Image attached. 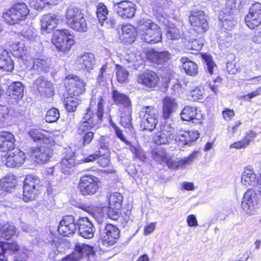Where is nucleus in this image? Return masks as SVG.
I'll return each instance as SVG.
<instances>
[{
  "instance_id": "1",
  "label": "nucleus",
  "mask_w": 261,
  "mask_h": 261,
  "mask_svg": "<svg viewBox=\"0 0 261 261\" xmlns=\"http://www.w3.org/2000/svg\"><path fill=\"white\" fill-rule=\"evenodd\" d=\"M137 32L140 39L147 43L155 44L162 40L160 26L150 19H139L137 22Z\"/></svg>"
},
{
  "instance_id": "2",
  "label": "nucleus",
  "mask_w": 261,
  "mask_h": 261,
  "mask_svg": "<svg viewBox=\"0 0 261 261\" xmlns=\"http://www.w3.org/2000/svg\"><path fill=\"white\" fill-rule=\"evenodd\" d=\"M98 103L96 109L92 108L93 101L91 100L89 107L84 114L82 122L79 128V133H84L89 129L97 126L102 122L103 115V99L101 96L97 97Z\"/></svg>"
},
{
  "instance_id": "3",
  "label": "nucleus",
  "mask_w": 261,
  "mask_h": 261,
  "mask_svg": "<svg viewBox=\"0 0 261 261\" xmlns=\"http://www.w3.org/2000/svg\"><path fill=\"white\" fill-rule=\"evenodd\" d=\"M139 117L142 129L151 132L155 129L158 123V112L154 107H143L139 113Z\"/></svg>"
},
{
  "instance_id": "4",
  "label": "nucleus",
  "mask_w": 261,
  "mask_h": 261,
  "mask_svg": "<svg viewBox=\"0 0 261 261\" xmlns=\"http://www.w3.org/2000/svg\"><path fill=\"white\" fill-rule=\"evenodd\" d=\"M29 10L23 3L14 4L3 14V18L7 23L15 24L25 20L29 14Z\"/></svg>"
},
{
  "instance_id": "5",
  "label": "nucleus",
  "mask_w": 261,
  "mask_h": 261,
  "mask_svg": "<svg viewBox=\"0 0 261 261\" xmlns=\"http://www.w3.org/2000/svg\"><path fill=\"white\" fill-rule=\"evenodd\" d=\"M52 43L58 51L65 52L74 44L73 36L67 30H57L54 34Z\"/></svg>"
},
{
  "instance_id": "6",
  "label": "nucleus",
  "mask_w": 261,
  "mask_h": 261,
  "mask_svg": "<svg viewBox=\"0 0 261 261\" xmlns=\"http://www.w3.org/2000/svg\"><path fill=\"white\" fill-rule=\"evenodd\" d=\"M100 186L98 178L92 175H85L81 177L79 184L80 192L83 196H91L98 191Z\"/></svg>"
},
{
  "instance_id": "7",
  "label": "nucleus",
  "mask_w": 261,
  "mask_h": 261,
  "mask_svg": "<svg viewBox=\"0 0 261 261\" xmlns=\"http://www.w3.org/2000/svg\"><path fill=\"white\" fill-rule=\"evenodd\" d=\"M40 181L38 177L28 175L24 182L22 199L27 202L35 199L40 188Z\"/></svg>"
},
{
  "instance_id": "8",
  "label": "nucleus",
  "mask_w": 261,
  "mask_h": 261,
  "mask_svg": "<svg viewBox=\"0 0 261 261\" xmlns=\"http://www.w3.org/2000/svg\"><path fill=\"white\" fill-rule=\"evenodd\" d=\"M84 254L86 255L84 257L87 261H94L95 254L93 253L92 248L89 245L78 243L75 246L74 251L65 257L64 260L78 261Z\"/></svg>"
},
{
  "instance_id": "9",
  "label": "nucleus",
  "mask_w": 261,
  "mask_h": 261,
  "mask_svg": "<svg viewBox=\"0 0 261 261\" xmlns=\"http://www.w3.org/2000/svg\"><path fill=\"white\" fill-rule=\"evenodd\" d=\"M258 201L259 198L255 190L249 189L244 195L242 202V208L246 213L253 215L258 207Z\"/></svg>"
},
{
  "instance_id": "10",
  "label": "nucleus",
  "mask_w": 261,
  "mask_h": 261,
  "mask_svg": "<svg viewBox=\"0 0 261 261\" xmlns=\"http://www.w3.org/2000/svg\"><path fill=\"white\" fill-rule=\"evenodd\" d=\"M245 23L250 29H254L261 24V4L255 3L249 9L246 16Z\"/></svg>"
},
{
  "instance_id": "11",
  "label": "nucleus",
  "mask_w": 261,
  "mask_h": 261,
  "mask_svg": "<svg viewBox=\"0 0 261 261\" xmlns=\"http://www.w3.org/2000/svg\"><path fill=\"white\" fill-rule=\"evenodd\" d=\"M120 231L115 226L111 224L106 225L101 233V239L103 245L112 246L115 244L119 237Z\"/></svg>"
},
{
  "instance_id": "12",
  "label": "nucleus",
  "mask_w": 261,
  "mask_h": 261,
  "mask_svg": "<svg viewBox=\"0 0 261 261\" xmlns=\"http://www.w3.org/2000/svg\"><path fill=\"white\" fill-rule=\"evenodd\" d=\"M32 158L37 164H43L47 162L53 154L52 150L48 147L41 146L30 149Z\"/></svg>"
},
{
  "instance_id": "13",
  "label": "nucleus",
  "mask_w": 261,
  "mask_h": 261,
  "mask_svg": "<svg viewBox=\"0 0 261 261\" xmlns=\"http://www.w3.org/2000/svg\"><path fill=\"white\" fill-rule=\"evenodd\" d=\"M77 224L73 216H65L60 221L58 226V231L62 235L69 236L76 231Z\"/></svg>"
},
{
  "instance_id": "14",
  "label": "nucleus",
  "mask_w": 261,
  "mask_h": 261,
  "mask_svg": "<svg viewBox=\"0 0 261 261\" xmlns=\"http://www.w3.org/2000/svg\"><path fill=\"white\" fill-rule=\"evenodd\" d=\"M199 138L198 131L179 130L174 136V140L177 144L183 147L195 141Z\"/></svg>"
},
{
  "instance_id": "15",
  "label": "nucleus",
  "mask_w": 261,
  "mask_h": 261,
  "mask_svg": "<svg viewBox=\"0 0 261 261\" xmlns=\"http://www.w3.org/2000/svg\"><path fill=\"white\" fill-rule=\"evenodd\" d=\"M59 19L57 15L49 13L44 15L40 19L41 31L42 34L49 33L57 27Z\"/></svg>"
},
{
  "instance_id": "16",
  "label": "nucleus",
  "mask_w": 261,
  "mask_h": 261,
  "mask_svg": "<svg viewBox=\"0 0 261 261\" xmlns=\"http://www.w3.org/2000/svg\"><path fill=\"white\" fill-rule=\"evenodd\" d=\"M25 159V154L18 148H14L7 153L6 165L13 168L21 166Z\"/></svg>"
},
{
  "instance_id": "17",
  "label": "nucleus",
  "mask_w": 261,
  "mask_h": 261,
  "mask_svg": "<svg viewBox=\"0 0 261 261\" xmlns=\"http://www.w3.org/2000/svg\"><path fill=\"white\" fill-rule=\"evenodd\" d=\"M189 21L197 32H204L207 30L208 24L202 11L193 12L189 16Z\"/></svg>"
},
{
  "instance_id": "18",
  "label": "nucleus",
  "mask_w": 261,
  "mask_h": 261,
  "mask_svg": "<svg viewBox=\"0 0 261 261\" xmlns=\"http://www.w3.org/2000/svg\"><path fill=\"white\" fill-rule=\"evenodd\" d=\"M115 7L118 15L123 19L132 18L136 12L134 5L128 1L118 3Z\"/></svg>"
},
{
  "instance_id": "19",
  "label": "nucleus",
  "mask_w": 261,
  "mask_h": 261,
  "mask_svg": "<svg viewBox=\"0 0 261 261\" xmlns=\"http://www.w3.org/2000/svg\"><path fill=\"white\" fill-rule=\"evenodd\" d=\"M68 80L67 90L70 95L77 96L85 92L86 83L83 80L77 76H72Z\"/></svg>"
},
{
  "instance_id": "20",
  "label": "nucleus",
  "mask_w": 261,
  "mask_h": 261,
  "mask_svg": "<svg viewBox=\"0 0 261 261\" xmlns=\"http://www.w3.org/2000/svg\"><path fill=\"white\" fill-rule=\"evenodd\" d=\"M112 99L114 103L118 106L119 112L132 108L130 99L128 95L124 93L114 90L112 92Z\"/></svg>"
},
{
  "instance_id": "21",
  "label": "nucleus",
  "mask_w": 261,
  "mask_h": 261,
  "mask_svg": "<svg viewBox=\"0 0 261 261\" xmlns=\"http://www.w3.org/2000/svg\"><path fill=\"white\" fill-rule=\"evenodd\" d=\"M95 62L94 55L87 53L77 57L75 65L79 70L89 71L93 68Z\"/></svg>"
},
{
  "instance_id": "22",
  "label": "nucleus",
  "mask_w": 261,
  "mask_h": 261,
  "mask_svg": "<svg viewBox=\"0 0 261 261\" xmlns=\"http://www.w3.org/2000/svg\"><path fill=\"white\" fill-rule=\"evenodd\" d=\"M79 231L80 236L85 239H91L94 236L95 228L89 218L83 217L78 221Z\"/></svg>"
},
{
  "instance_id": "23",
  "label": "nucleus",
  "mask_w": 261,
  "mask_h": 261,
  "mask_svg": "<svg viewBox=\"0 0 261 261\" xmlns=\"http://www.w3.org/2000/svg\"><path fill=\"white\" fill-rule=\"evenodd\" d=\"M159 79L156 74L151 70H147L139 74L137 77V81L147 87L152 88L155 86Z\"/></svg>"
},
{
  "instance_id": "24",
  "label": "nucleus",
  "mask_w": 261,
  "mask_h": 261,
  "mask_svg": "<svg viewBox=\"0 0 261 261\" xmlns=\"http://www.w3.org/2000/svg\"><path fill=\"white\" fill-rule=\"evenodd\" d=\"M42 96L50 97L53 95L54 89L52 83L44 77L38 78L34 83Z\"/></svg>"
},
{
  "instance_id": "25",
  "label": "nucleus",
  "mask_w": 261,
  "mask_h": 261,
  "mask_svg": "<svg viewBox=\"0 0 261 261\" xmlns=\"http://www.w3.org/2000/svg\"><path fill=\"white\" fill-rule=\"evenodd\" d=\"M177 103L175 99L170 97H165L163 101L162 115L164 119H169L176 110Z\"/></svg>"
},
{
  "instance_id": "26",
  "label": "nucleus",
  "mask_w": 261,
  "mask_h": 261,
  "mask_svg": "<svg viewBox=\"0 0 261 261\" xmlns=\"http://www.w3.org/2000/svg\"><path fill=\"white\" fill-rule=\"evenodd\" d=\"M15 141L12 134L6 132H0V150L2 151H9L15 148Z\"/></svg>"
},
{
  "instance_id": "27",
  "label": "nucleus",
  "mask_w": 261,
  "mask_h": 261,
  "mask_svg": "<svg viewBox=\"0 0 261 261\" xmlns=\"http://www.w3.org/2000/svg\"><path fill=\"white\" fill-rule=\"evenodd\" d=\"M181 118L184 121H200L202 118L201 113L198 112L196 108L189 106L185 107L180 113Z\"/></svg>"
},
{
  "instance_id": "28",
  "label": "nucleus",
  "mask_w": 261,
  "mask_h": 261,
  "mask_svg": "<svg viewBox=\"0 0 261 261\" xmlns=\"http://www.w3.org/2000/svg\"><path fill=\"white\" fill-rule=\"evenodd\" d=\"M147 58L151 62L157 64H163L167 62L170 58V54L168 51H157L154 50L149 51Z\"/></svg>"
},
{
  "instance_id": "29",
  "label": "nucleus",
  "mask_w": 261,
  "mask_h": 261,
  "mask_svg": "<svg viewBox=\"0 0 261 261\" xmlns=\"http://www.w3.org/2000/svg\"><path fill=\"white\" fill-rule=\"evenodd\" d=\"M29 135L35 141L42 140L46 144L54 142L55 135L51 133H43L39 130L32 129L29 132Z\"/></svg>"
},
{
  "instance_id": "30",
  "label": "nucleus",
  "mask_w": 261,
  "mask_h": 261,
  "mask_svg": "<svg viewBox=\"0 0 261 261\" xmlns=\"http://www.w3.org/2000/svg\"><path fill=\"white\" fill-rule=\"evenodd\" d=\"M256 176L253 170L250 167L246 168L241 176V182L246 186L256 187Z\"/></svg>"
},
{
  "instance_id": "31",
  "label": "nucleus",
  "mask_w": 261,
  "mask_h": 261,
  "mask_svg": "<svg viewBox=\"0 0 261 261\" xmlns=\"http://www.w3.org/2000/svg\"><path fill=\"white\" fill-rule=\"evenodd\" d=\"M0 68L7 71H11L14 68V63L9 53L0 48Z\"/></svg>"
},
{
  "instance_id": "32",
  "label": "nucleus",
  "mask_w": 261,
  "mask_h": 261,
  "mask_svg": "<svg viewBox=\"0 0 261 261\" xmlns=\"http://www.w3.org/2000/svg\"><path fill=\"white\" fill-rule=\"evenodd\" d=\"M132 108L127 110L118 112V116L120 118V124L125 128H128L130 133L133 130L132 123Z\"/></svg>"
},
{
  "instance_id": "33",
  "label": "nucleus",
  "mask_w": 261,
  "mask_h": 261,
  "mask_svg": "<svg viewBox=\"0 0 261 261\" xmlns=\"http://www.w3.org/2000/svg\"><path fill=\"white\" fill-rule=\"evenodd\" d=\"M180 62L182 66L187 74L190 76H195L197 74L198 70L197 64L186 57H182Z\"/></svg>"
},
{
  "instance_id": "34",
  "label": "nucleus",
  "mask_w": 261,
  "mask_h": 261,
  "mask_svg": "<svg viewBox=\"0 0 261 261\" xmlns=\"http://www.w3.org/2000/svg\"><path fill=\"white\" fill-rule=\"evenodd\" d=\"M49 63L44 59H37L33 62V65L31 69L33 74H39L41 72H46L48 70Z\"/></svg>"
},
{
  "instance_id": "35",
  "label": "nucleus",
  "mask_w": 261,
  "mask_h": 261,
  "mask_svg": "<svg viewBox=\"0 0 261 261\" xmlns=\"http://www.w3.org/2000/svg\"><path fill=\"white\" fill-rule=\"evenodd\" d=\"M152 158L156 162L160 164L167 163L169 168H174L172 161H169L167 159L166 152L164 149L161 148L154 149L152 152Z\"/></svg>"
},
{
  "instance_id": "36",
  "label": "nucleus",
  "mask_w": 261,
  "mask_h": 261,
  "mask_svg": "<svg viewBox=\"0 0 261 261\" xmlns=\"http://www.w3.org/2000/svg\"><path fill=\"white\" fill-rule=\"evenodd\" d=\"M17 184V179L13 175H8L0 181V188L7 192L11 191Z\"/></svg>"
},
{
  "instance_id": "37",
  "label": "nucleus",
  "mask_w": 261,
  "mask_h": 261,
  "mask_svg": "<svg viewBox=\"0 0 261 261\" xmlns=\"http://www.w3.org/2000/svg\"><path fill=\"white\" fill-rule=\"evenodd\" d=\"M68 26L72 30L79 32H85L88 29L87 23L83 14L73 22L69 24Z\"/></svg>"
},
{
  "instance_id": "38",
  "label": "nucleus",
  "mask_w": 261,
  "mask_h": 261,
  "mask_svg": "<svg viewBox=\"0 0 261 261\" xmlns=\"http://www.w3.org/2000/svg\"><path fill=\"white\" fill-rule=\"evenodd\" d=\"M82 14L80 9L72 6L68 7L65 14V20L66 24L68 25Z\"/></svg>"
},
{
  "instance_id": "39",
  "label": "nucleus",
  "mask_w": 261,
  "mask_h": 261,
  "mask_svg": "<svg viewBox=\"0 0 261 261\" xmlns=\"http://www.w3.org/2000/svg\"><path fill=\"white\" fill-rule=\"evenodd\" d=\"M15 233V227L13 224L6 223L0 225V237L9 240Z\"/></svg>"
},
{
  "instance_id": "40",
  "label": "nucleus",
  "mask_w": 261,
  "mask_h": 261,
  "mask_svg": "<svg viewBox=\"0 0 261 261\" xmlns=\"http://www.w3.org/2000/svg\"><path fill=\"white\" fill-rule=\"evenodd\" d=\"M121 36L123 39H129L126 41L131 42L134 40L135 37V28L131 24L128 23L123 24L121 28Z\"/></svg>"
},
{
  "instance_id": "41",
  "label": "nucleus",
  "mask_w": 261,
  "mask_h": 261,
  "mask_svg": "<svg viewBox=\"0 0 261 261\" xmlns=\"http://www.w3.org/2000/svg\"><path fill=\"white\" fill-rule=\"evenodd\" d=\"M74 159L70 157L69 158H64L59 165H57L59 167L62 173L68 175L69 174L72 168L74 166Z\"/></svg>"
},
{
  "instance_id": "42",
  "label": "nucleus",
  "mask_w": 261,
  "mask_h": 261,
  "mask_svg": "<svg viewBox=\"0 0 261 261\" xmlns=\"http://www.w3.org/2000/svg\"><path fill=\"white\" fill-rule=\"evenodd\" d=\"M23 87L19 82H16L11 84L8 89L10 96H15V99L22 97L23 96Z\"/></svg>"
},
{
  "instance_id": "43",
  "label": "nucleus",
  "mask_w": 261,
  "mask_h": 261,
  "mask_svg": "<svg viewBox=\"0 0 261 261\" xmlns=\"http://www.w3.org/2000/svg\"><path fill=\"white\" fill-rule=\"evenodd\" d=\"M10 50L14 56L21 57L26 54L27 48L23 42H16L10 45Z\"/></svg>"
},
{
  "instance_id": "44",
  "label": "nucleus",
  "mask_w": 261,
  "mask_h": 261,
  "mask_svg": "<svg viewBox=\"0 0 261 261\" xmlns=\"http://www.w3.org/2000/svg\"><path fill=\"white\" fill-rule=\"evenodd\" d=\"M182 35V31L177 29L174 24H169L167 26L166 37L167 38L174 40H178Z\"/></svg>"
},
{
  "instance_id": "45",
  "label": "nucleus",
  "mask_w": 261,
  "mask_h": 261,
  "mask_svg": "<svg viewBox=\"0 0 261 261\" xmlns=\"http://www.w3.org/2000/svg\"><path fill=\"white\" fill-rule=\"evenodd\" d=\"M123 198L122 195L117 192L112 193L109 198V206L120 210L122 207Z\"/></svg>"
},
{
  "instance_id": "46",
  "label": "nucleus",
  "mask_w": 261,
  "mask_h": 261,
  "mask_svg": "<svg viewBox=\"0 0 261 261\" xmlns=\"http://www.w3.org/2000/svg\"><path fill=\"white\" fill-rule=\"evenodd\" d=\"M96 14L100 23L103 25L105 21L108 19L109 14L107 8L103 4L99 3L97 5Z\"/></svg>"
},
{
  "instance_id": "47",
  "label": "nucleus",
  "mask_w": 261,
  "mask_h": 261,
  "mask_svg": "<svg viewBox=\"0 0 261 261\" xmlns=\"http://www.w3.org/2000/svg\"><path fill=\"white\" fill-rule=\"evenodd\" d=\"M199 152L198 151H194L192 153L190 154L188 157H185L181 159H180L178 162L176 163H174L175 165H172L174 166V168H177L180 167H184L187 165H191L194 160L197 158L199 154Z\"/></svg>"
},
{
  "instance_id": "48",
  "label": "nucleus",
  "mask_w": 261,
  "mask_h": 261,
  "mask_svg": "<svg viewBox=\"0 0 261 261\" xmlns=\"http://www.w3.org/2000/svg\"><path fill=\"white\" fill-rule=\"evenodd\" d=\"M202 58L205 62V68L210 75L215 73L217 70L216 64L213 61L212 57L209 55L204 54Z\"/></svg>"
},
{
  "instance_id": "49",
  "label": "nucleus",
  "mask_w": 261,
  "mask_h": 261,
  "mask_svg": "<svg viewBox=\"0 0 261 261\" xmlns=\"http://www.w3.org/2000/svg\"><path fill=\"white\" fill-rule=\"evenodd\" d=\"M71 95L70 97H67L64 100V106L66 109L69 112H72L76 110L77 106L80 104L79 100Z\"/></svg>"
},
{
  "instance_id": "50",
  "label": "nucleus",
  "mask_w": 261,
  "mask_h": 261,
  "mask_svg": "<svg viewBox=\"0 0 261 261\" xmlns=\"http://www.w3.org/2000/svg\"><path fill=\"white\" fill-rule=\"evenodd\" d=\"M128 149L134 154V158H137L140 160L143 161L145 159V155L144 151L138 145H133L130 142L128 144Z\"/></svg>"
},
{
  "instance_id": "51",
  "label": "nucleus",
  "mask_w": 261,
  "mask_h": 261,
  "mask_svg": "<svg viewBox=\"0 0 261 261\" xmlns=\"http://www.w3.org/2000/svg\"><path fill=\"white\" fill-rule=\"evenodd\" d=\"M204 94V88L201 87H196L192 90L189 93L191 100L197 101L203 99Z\"/></svg>"
},
{
  "instance_id": "52",
  "label": "nucleus",
  "mask_w": 261,
  "mask_h": 261,
  "mask_svg": "<svg viewBox=\"0 0 261 261\" xmlns=\"http://www.w3.org/2000/svg\"><path fill=\"white\" fill-rule=\"evenodd\" d=\"M172 139L168 134L160 132L154 136L153 141L155 144L161 145L169 143Z\"/></svg>"
},
{
  "instance_id": "53",
  "label": "nucleus",
  "mask_w": 261,
  "mask_h": 261,
  "mask_svg": "<svg viewBox=\"0 0 261 261\" xmlns=\"http://www.w3.org/2000/svg\"><path fill=\"white\" fill-rule=\"evenodd\" d=\"M60 117L59 110L55 108L49 109L46 112L45 120L48 123H53L57 121Z\"/></svg>"
},
{
  "instance_id": "54",
  "label": "nucleus",
  "mask_w": 261,
  "mask_h": 261,
  "mask_svg": "<svg viewBox=\"0 0 261 261\" xmlns=\"http://www.w3.org/2000/svg\"><path fill=\"white\" fill-rule=\"evenodd\" d=\"M153 11L154 13L159 17L162 14L163 9L165 8L166 1L165 0H154L153 1Z\"/></svg>"
},
{
  "instance_id": "55",
  "label": "nucleus",
  "mask_w": 261,
  "mask_h": 261,
  "mask_svg": "<svg viewBox=\"0 0 261 261\" xmlns=\"http://www.w3.org/2000/svg\"><path fill=\"white\" fill-rule=\"evenodd\" d=\"M117 79L119 83H124L126 82L128 72L127 70L121 66L117 65Z\"/></svg>"
},
{
  "instance_id": "56",
  "label": "nucleus",
  "mask_w": 261,
  "mask_h": 261,
  "mask_svg": "<svg viewBox=\"0 0 261 261\" xmlns=\"http://www.w3.org/2000/svg\"><path fill=\"white\" fill-rule=\"evenodd\" d=\"M203 45V43L201 40L193 39L188 42L186 46L188 49L199 50L202 48Z\"/></svg>"
},
{
  "instance_id": "57",
  "label": "nucleus",
  "mask_w": 261,
  "mask_h": 261,
  "mask_svg": "<svg viewBox=\"0 0 261 261\" xmlns=\"http://www.w3.org/2000/svg\"><path fill=\"white\" fill-rule=\"evenodd\" d=\"M168 73H169V75L168 76L165 75V77L166 78L167 82L169 84L171 85V86L172 87L174 90H178L181 87V85L179 83L178 80L176 79H172L173 75L171 71H169L168 72Z\"/></svg>"
},
{
  "instance_id": "58",
  "label": "nucleus",
  "mask_w": 261,
  "mask_h": 261,
  "mask_svg": "<svg viewBox=\"0 0 261 261\" xmlns=\"http://www.w3.org/2000/svg\"><path fill=\"white\" fill-rule=\"evenodd\" d=\"M98 163L102 167H107L110 163V155L109 153L100 154L98 158Z\"/></svg>"
},
{
  "instance_id": "59",
  "label": "nucleus",
  "mask_w": 261,
  "mask_h": 261,
  "mask_svg": "<svg viewBox=\"0 0 261 261\" xmlns=\"http://www.w3.org/2000/svg\"><path fill=\"white\" fill-rule=\"evenodd\" d=\"M249 144V140L248 138H244L243 140L235 142L230 145V148H234L236 149H241L245 148Z\"/></svg>"
},
{
  "instance_id": "60",
  "label": "nucleus",
  "mask_w": 261,
  "mask_h": 261,
  "mask_svg": "<svg viewBox=\"0 0 261 261\" xmlns=\"http://www.w3.org/2000/svg\"><path fill=\"white\" fill-rule=\"evenodd\" d=\"M160 132L168 134L169 137H171L172 138L174 137V136L173 135L174 133V128H172L171 125L168 123H165L161 126Z\"/></svg>"
},
{
  "instance_id": "61",
  "label": "nucleus",
  "mask_w": 261,
  "mask_h": 261,
  "mask_svg": "<svg viewBox=\"0 0 261 261\" xmlns=\"http://www.w3.org/2000/svg\"><path fill=\"white\" fill-rule=\"evenodd\" d=\"M120 214V210H117L114 207L109 206L108 210V215L110 219L114 220L118 219Z\"/></svg>"
},
{
  "instance_id": "62",
  "label": "nucleus",
  "mask_w": 261,
  "mask_h": 261,
  "mask_svg": "<svg viewBox=\"0 0 261 261\" xmlns=\"http://www.w3.org/2000/svg\"><path fill=\"white\" fill-rule=\"evenodd\" d=\"M24 38L31 40L34 41L38 39L36 32L34 31L32 29H29L23 33Z\"/></svg>"
},
{
  "instance_id": "63",
  "label": "nucleus",
  "mask_w": 261,
  "mask_h": 261,
  "mask_svg": "<svg viewBox=\"0 0 261 261\" xmlns=\"http://www.w3.org/2000/svg\"><path fill=\"white\" fill-rule=\"evenodd\" d=\"M114 128L116 136L122 142H123L126 145L130 144V142L126 140L125 137L123 134L121 129L116 125H114Z\"/></svg>"
},
{
  "instance_id": "64",
  "label": "nucleus",
  "mask_w": 261,
  "mask_h": 261,
  "mask_svg": "<svg viewBox=\"0 0 261 261\" xmlns=\"http://www.w3.org/2000/svg\"><path fill=\"white\" fill-rule=\"evenodd\" d=\"M261 92V88H257L255 90L250 93L244 95L242 98L245 100H250L252 98L259 95Z\"/></svg>"
}]
</instances>
